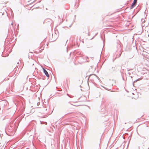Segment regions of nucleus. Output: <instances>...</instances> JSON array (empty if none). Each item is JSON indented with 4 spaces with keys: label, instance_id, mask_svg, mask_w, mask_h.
<instances>
[{
    "label": "nucleus",
    "instance_id": "f03ea898",
    "mask_svg": "<svg viewBox=\"0 0 149 149\" xmlns=\"http://www.w3.org/2000/svg\"><path fill=\"white\" fill-rule=\"evenodd\" d=\"M137 1V0H134L133 3L132 4L131 6V8H133L135 6V5Z\"/></svg>",
    "mask_w": 149,
    "mask_h": 149
},
{
    "label": "nucleus",
    "instance_id": "f257e3e1",
    "mask_svg": "<svg viewBox=\"0 0 149 149\" xmlns=\"http://www.w3.org/2000/svg\"><path fill=\"white\" fill-rule=\"evenodd\" d=\"M43 71L44 73L47 76V77H49V75L47 71L44 69H43Z\"/></svg>",
    "mask_w": 149,
    "mask_h": 149
}]
</instances>
